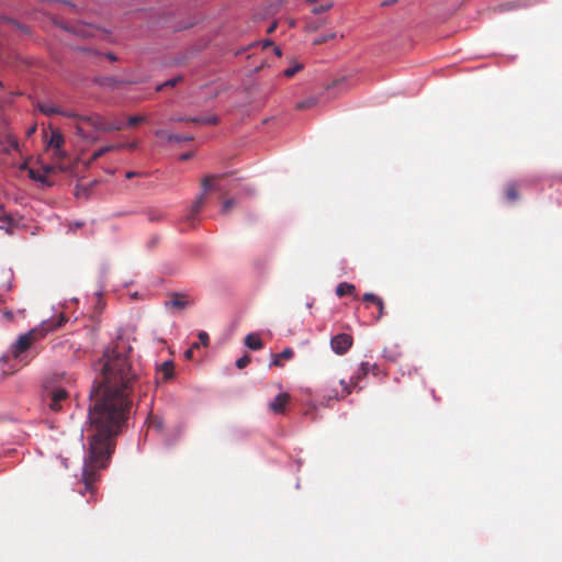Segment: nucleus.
<instances>
[{"label": "nucleus", "instance_id": "f257e3e1", "mask_svg": "<svg viewBox=\"0 0 562 562\" xmlns=\"http://www.w3.org/2000/svg\"><path fill=\"white\" fill-rule=\"evenodd\" d=\"M132 347L120 339L106 348L100 360V374L89 395V449L85 458L82 481L93 493L98 472L108 467L115 448V439L126 425L132 407L131 395L138 381L130 353Z\"/></svg>", "mask_w": 562, "mask_h": 562}, {"label": "nucleus", "instance_id": "f03ea898", "mask_svg": "<svg viewBox=\"0 0 562 562\" xmlns=\"http://www.w3.org/2000/svg\"><path fill=\"white\" fill-rule=\"evenodd\" d=\"M76 379L67 372H53L44 382L42 401L49 411L57 413L69 402V393Z\"/></svg>", "mask_w": 562, "mask_h": 562}, {"label": "nucleus", "instance_id": "7ed1b4c3", "mask_svg": "<svg viewBox=\"0 0 562 562\" xmlns=\"http://www.w3.org/2000/svg\"><path fill=\"white\" fill-rule=\"evenodd\" d=\"M370 372V363L361 362L358 372L351 376L350 382L344 379L336 381L330 379L326 382L323 392L328 400H342L351 393V387L356 386L358 382Z\"/></svg>", "mask_w": 562, "mask_h": 562}, {"label": "nucleus", "instance_id": "20e7f679", "mask_svg": "<svg viewBox=\"0 0 562 562\" xmlns=\"http://www.w3.org/2000/svg\"><path fill=\"white\" fill-rule=\"evenodd\" d=\"M42 337H44V333L41 329H32L29 333L21 335L16 342L12 346V356L15 359H22V355L27 351L37 339Z\"/></svg>", "mask_w": 562, "mask_h": 562}, {"label": "nucleus", "instance_id": "39448f33", "mask_svg": "<svg viewBox=\"0 0 562 562\" xmlns=\"http://www.w3.org/2000/svg\"><path fill=\"white\" fill-rule=\"evenodd\" d=\"M82 120L91 125L95 131L99 132H114V131H121L123 128V124L119 120L110 121L105 117L93 114L89 116H82Z\"/></svg>", "mask_w": 562, "mask_h": 562}, {"label": "nucleus", "instance_id": "423d86ee", "mask_svg": "<svg viewBox=\"0 0 562 562\" xmlns=\"http://www.w3.org/2000/svg\"><path fill=\"white\" fill-rule=\"evenodd\" d=\"M64 144L65 138L63 134L57 130H53L48 139V147L54 149V156L58 160H63L67 156L66 151L63 149Z\"/></svg>", "mask_w": 562, "mask_h": 562}, {"label": "nucleus", "instance_id": "0eeeda50", "mask_svg": "<svg viewBox=\"0 0 562 562\" xmlns=\"http://www.w3.org/2000/svg\"><path fill=\"white\" fill-rule=\"evenodd\" d=\"M352 337L349 334H338L330 340V347L337 355L346 353L352 346Z\"/></svg>", "mask_w": 562, "mask_h": 562}, {"label": "nucleus", "instance_id": "6e6552de", "mask_svg": "<svg viewBox=\"0 0 562 562\" xmlns=\"http://www.w3.org/2000/svg\"><path fill=\"white\" fill-rule=\"evenodd\" d=\"M223 175H210L203 178L202 193H204V201H206V192L210 190L222 191L223 187L221 186V180L223 179Z\"/></svg>", "mask_w": 562, "mask_h": 562}, {"label": "nucleus", "instance_id": "1a4fd4ad", "mask_svg": "<svg viewBox=\"0 0 562 562\" xmlns=\"http://www.w3.org/2000/svg\"><path fill=\"white\" fill-rule=\"evenodd\" d=\"M204 204V193H201L193 202L189 213L184 216L183 222L189 226H193Z\"/></svg>", "mask_w": 562, "mask_h": 562}, {"label": "nucleus", "instance_id": "9d476101", "mask_svg": "<svg viewBox=\"0 0 562 562\" xmlns=\"http://www.w3.org/2000/svg\"><path fill=\"white\" fill-rule=\"evenodd\" d=\"M289 393H279L272 402L269 403V408L276 414H283L286 405L290 402Z\"/></svg>", "mask_w": 562, "mask_h": 562}, {"label": "nucleus", "instance_id": "9b49d317", "mask_svg": "<svg viewBox=\"0 0 562 562\" xmlns=\"http://www.w3.org/2000/svg\"><path fill=\"white\" fill-rule=\"evenodd\" d=\"M192 302L188 300V296L183 293H172L170 300L165 303L167 307L177 310L187 308Z\"/></svg>", "mask_w": 562, "mask_h": 562}, {"label": "nucleus", "instance_id": "f8f14e48", "mask_svg": "<svg viewBox=\"0 0 562 562\" xmlns=\"http://www.w3.org/2000/svg\"><path fill=\"white\" fill-rule=\"evenodd\" d=\"M155 135L159 138H166L168 142L176 143L190 142L193 139L192 135L169 134L165 130H157Z\"/></svg>", "mask_w": 562, "mask_h": 562}, {"label": "nucleus", "instance_id": "ddd939ff", "mask_svg": "<svg viewBox=\"0 0 562 562\" xmlns=\"http://www.w3.org/2000/svg\"><path fill=\"white\" fill-rule=\"evenodd\" d=\"M67 322V317L64 314H60L57 321H48L43 322L41 330H43L44 336L56 328L61 327Z\"/></svg>", "mask_w": 562, "mask_h": 562}, {"label": "nucleus", "instance_id": "4468645a", "mask_svg": "<svg viewBox=\"0 0 562 562\" xmlns=\"http://www.w3.org/2000/svg\"><path fill=\"white\" fill-rule=\"evenodd\" d=\"M294 356V351L291 348H285L282 352L273 355L274 359L272 364L276 367H282L283 360H290Z\"/></svg>", "mask_w": 562, "mask_h": 562}, {"label": "nucleus", "instance_id": "2eb2a0df", "mask_svg": "<svg viewBox=\"0 0 562 562\" xmlns=\"http://www.w3.org/2000/svg\"><path fill=\"white\" fill-rule=\"evenodd\" d=\"M245 345L251 350H260L263 347L262 340L256 334H249L245 338Z\"/></svg>", "mask_w": 562, "mask_h": 562}, {"label": "nucleus", "instance_id": "dca6fc26", "mask_svg": "<svg viewBox=\"0 0 562 562\" xmlns=\"http://www.w3.org/2000/svg\"><path fill=\"white\" fill-rule=\"evenodd\" d=\"M37 109L41 111V113H43L46 116H52L55 114L60 115L61 113V110L58 106H55L50 103H37Z\"/></svg>", "mask_w": 562, "mask_h": 562}, {"label": "nucleus", "instance_id": "f3484780", "mask_svg": "<svg viewBox=\"0 0 562 562\" xmlns=\"http://www.w3.org/2000/svg\"><path fill=\"white\" fill-rule=\"evenodd\" d=\"M504 195L507 201L515 202L519 196L517 184L514 182L508 183L504 189Z\"/></svg>", "mask_w": 562, "mask_h": 562}, {"label": "nucleus", "instance_id": "a211bd4d", "mask_svg": "<svg viewBox=\"0 0 562 562\" xmlns=\"http://www.w3.org/2000/svg\"><path fill=\"white\" fill-rule=\"evenodd\" d=\"M146 215L149 222H161L165 220V213L156 207H149L146 210Z\"/></svg>", "mask_w": 562, "mask_h": 562}, {"label": "nucleus", "instance_id": "6ab92c4d", "mask_svg": "<svg viewBox=\"0 0 562 562\" xmlns=\"http://www.w3.org/2000/svg\"><path fill=\"white\" fill-rule=\"evenodd\" d=\"M356 288L353 284L348 282H341L336 288V294L339 297H342L345 295H351L355 292Z\"/></svg>", "mask_w": 562, "mask_h": 562}, {"label": "nucleus", "instance_id": "aec40b11", "mask_svg": "<svg viewBox=\"0 0 562 562\" xmlns=\"http://www.w3.org/2000/svg\"><path fill=\"white\" fill-rule=\"evenodd\" d=\"M95 82L101 87L117 88L122 81L113 77H100L95 79Z\"/></svg>", "mask_w": 562, "mask_h": 562}, {"label": "nucleus", "instance_id": "412c9836", "mask_svg": "<svg viewBox=\"0 0 562 562\" xmlns=\"http://www.w3.org/2000/svg\"><path fill=\"white\" fill-rule=\"evenodd\" d=\"M159 372L162 373L164 380H168L173 375V363L172 361H166L164 362L160 368Z\"/></svg>", "mask_w": 562, "mask_h": 562}, {"label": "nucleus", "instance_id": "4be33fe9", "mask_svg": "<svg viewBox=\"0 0 562 562\" xmlns=\"http://www.w3.org/2000/svg\"><path fill=\"white\" fill-rule=\"evenodd\" d=\"M316 104H317V99L315 97H310L305 100L297 102L296 109L297 110H307V109L315 106Z\"/></svg>", "mask_w": 562, "mask_h": 562}, {"label": "nucleus", "instance_id": "5701e85b", "mask_svg": "<svg viewBox=\"0 0 562 562\" xmlns=\"http://www.w3.org/2000/svg\"><path fill=\"white\" fill-rule=\"evenodd\" d=\"M183 80V77L182 76H177L176 78H172L170 80H167L166 82L159 85L156 90L157 91H161L165 87H175L177 86L179 82H181Z\"/></svg>", "mask_w": 562, "mask_h": 562}, {"label": "nucleus", "instance_id": "b1692460", "mask_svg": "<svg viewBox=\"0 0 562 562\" xmlns=\"http://www.w3.org/2000/svg\"><path fill=\"white\" fill-rule=\"evenodd\" d=\"M114 149H115L114 145H109V146L102 147L92 154L91 160L94 161V160L99 159L100 157H102L104 154H106L111 150H114Z\"/></svg>", "mask_w": 562, "mask_h": 562}, {"label": "nucleus", "instance_id": "393cba45", "mask_svg": "<svg viewBox=\"0 0 562 562\" xmlns=\"http://www.w3.org/2000/svg\"><path fill=\"white\" fill-rule=\"evenodd\" d=\"M303 68V65L300 63L294 64V66L289 67L284 70V76L288 78L293 77L297 71H300Z\"/></svg>", "mask_w": 562, "mask_h": 562}, {"label": "nucleus", "instance_id": "a878e982", "mask_svg": "<svg viewBox=\"0 0 562 562\" xmlns=\"http://www.w3.org/2000/svg\"><path fill=\"white\" fill-rule=\"evenodd\" d=\"M333 7V2H327L325 4L316 5L311 11L314 14H321L323 12L328 11Z\"/></svg>", "mask_w": 562, "mask_h": 562}, {"label": "nucleus", "instance_id": "bb28decb", "mask_svg": "<svg viewBox=\"0 0 562 562\" xmlns=\"http://www.w3.org/2000/svg\"><path fill=\"white\" fill-rule=\"evenodd\" d=\"M335 37H336V33L333 32V33H329V34H327L325 36H319V37L315 38L313 41V44L314 45H321V44H323V43H325L327 41L334 40Z\"/></svg>", "mask_w": 562, "mask_h": 562}, {"label": "nucleus", "instance_id": "cd10ccee", "mask_svg": "<svg viewBox=\"0 0 562 562\" xmlns=\"http://www.w3.org/2000/svg\"><path fill=\"white\" fill-rule=\"evenodd\" d=\"M145 121H146V116H144V115H133V116L128 117L127 124H128V126H135Z\"/></svg>", "mask_w": 562, "mask_h": 562}, {"label": "nucleus", "instance_id": "c85d7f7f", "mask_svg": "<svg viewBox=\"0 0 562 562\" xmlns=\"http://www.w3.org/2000/svg\"><path fill=\"white\" fill-rule=\"evenodd\" d=\"M250 361H251L250 357L248 355H245V356L240 357L239 359H237L236 367L238 369H244L250 363Z\"/></svg>", "mask_w": 562, "mask_h": 562}, {"label": "nucleus", "instance_id": "c756f323", "mask_svg": "<svg viewBox=\"0 0 562 562\" xmlns=\"http://www.w3.org/2000/svg\"><path fill=\"white\" fill-rule=\"evenodd\" d=\"M234 205H235L234 199L225 200L222 205V213L223 214L228 213L234 207Z\"/></svg>", "mask_w": 562, "mask_h": 562}, {"label": "nucleus", "instance_id": "7c9ffc66", "mask_svg": "<svg viewBox=\"0 0 562 562\" xmlns=\"http://www.w3.org/2000/svg\"><path fill=\"white\" fill-rule=\"evenodd\" d=\"M114 146H115V149L127 148L130 150H134L138 147V142L133 140L131 143H125V144H120V145H114Z\"/></svg>", "mask_w": 562, "mask_h": 562}, {"label": "nucleus", "instance_id": "2f4dec72", "mask_svg": "<svg viewBox=\"0 0 562 562\" xmlns=\"http://www.w3.org/2000/svg\"><path fill=\"white\" fill-rule=\"evenodd\" d=\"M220 119L216 115H207L203 116V124L206 125H216L218 123Z\"/></svg>", "mask_w": 562, "mask_h": 562}, {"label": "nucleus", "instance_id": "473e14b6", "mask_svg": "<svg viewBox=\"0 0 562 562\" xmlns=\"http://www.w3.org/2000/svg\"><path fill=\"white\" fill-rule=\"evenodd\" d=\"M199 342L204 346V347H207L209 346V342H210V338H209V335L205 331H200L199 335Z\"/></svg>", "mask_w": 562, "mask_h": 562}, {"label": "nucleus", "instance_id": "72a5a7b5", "mask_svg": "<svg viewBox=\"0 0 562 562\" xmlns=\"http://www.w3.org/2000/svg\"><path fill=\"white\" fill-rule=\"evenodd\" d=\"M380 297L373 293H366L362 297V300L366 302V303H372V304H375L376 301L379 300Z\"/></svg>", "mask_w": 562, "mask_h": 562}, {"label": "nucleus", "instance_id": "f704fd0d", "mask_svg": "<svg viewBox=\"0 0 562 562\" xmlns=\"http://www.w3.org/2000/svg\"><path fill=\"white\" fill-rule=\"evenodd\" d=\"M374 305L378 308L376 319H380L382 317L383 311H384V303H383L382 299L380 297Z\"/></svg>", "mask_w": 562, "mask_h": 562}, {"label": "nucleus", "instance_id": "c9c22d12", "mask_svg": "<svg viewBox=\"0 0 562 562\" xmlns=\"http://www.w3.org/2000/svg\"><path fill=\"white\" fill-rule=\"evenodd\" d=\"M60 115H64V116H67V117H71V119H76V120H77V121H79V122H85V121L82 120V116H83V115H79V114H77V113H75V112H65V111H61Z\"/></svg>", "mask_w": 562, "mask_h": 562}, {"label": "nucleus", "instance_id": "e433bc0d", "mask_svg": "<svg viewBox=\"0 0 562 562\" xmlns=\"http://www.w3.org/2000/svg\"><path fill=\"white\" fill-rule=\"evenodd\" d=\"M188 122L203 124V116L189 117Z\"/></svg>", "mask_w": 562, "mask_h": 562}, {"label": "nucleus", "instance_id": "4c0bfd02", "mask_svg": "<svg viewBox=\"0 0 562 562\" xmlns=\"http://www.w3.org/2000/svg\"><path fill=\"white\" fill-rule=\"evenodd\" d=\"M139 176H142V173L136 172V171H127L125 173V178L126 179H132V178L139 177Z\"/></svg>", "mask_w": 562, "mask_h": 562}, {"label": "nucleus", "instance_id": "58836bf2", "mask_svg": "<svg viewBox=\"0 0 562 562\" xmlns=\"http://www.w3.org/2000/svg\"><path fill=\"white\" fill-rule=\"evenodd\" d=\"M189 117L173 116L170 119L171 122H188Z\"/></svg>", "mask_w": 562, "mask_h": 562}, {"label": "nucleus", "instance_id": "ea45409f", "mask_svg": "<svg viewBox=\"0 0 562 562\" xmlns=\"http://www.w3.org/2000/svg\"><path fill=\"white\" fill-rule=\"evenodd\" d=\"M184 358L188 359V360H191L193 358V350L192 348H189L186 352H184Z\"/></svg>", "mask_w": 562, "mask_h": 562}, {"label": "nucleus", "instance_id": "a19ab883", "mask_svg": "<svg viewBox=\"0 0 562 562\" xmlns=\"http://www.w3.org/2000/svg\"><path fill=\"white\" fill-rule=\"evenodd\" d=\"M370 371L374 374H379V367L376 364H370Z\"/></svg>", "mask_w": 562, "mask_h": 562}, {"label": "nucleus", "instance_id": "79ce46f5", "mask_svg": "<svg viewBox=\"0 0 562 562\" xmlns=\"http://www.w3.org/2000/svg\"><path fill=\"white\" fill-rule=\"evenodd\" d=\"M277 27V22H272L269 27L267 29V33H272Z\"/></svg>", "mask_w": 562, "mask_h": 562}, {"label": "nucleus", "instance_id": "37998d69", "mask_svg": "<svg viewBox=\"0 0 562 562\" xmlns=\"http://www.w3.org/2000/svg\"><path fill=\"white\" fill-rule=\"evenodd\" d=\"M76 131H77V134H78L79 136H81V137H83V136H85V135H83V130H82V127H81L80 125H77Z\"/></svg>", "mask_w": 562, "mask_h": 562}, {"label": "nucleus", "instance_id": "c03bdc74", "mask_svg": "<svg viewBox=\"0 0 562 562\" xmlns=\"http://www.w3.org/2000/svg\"><path fill=\"white\" fill-rule=\"evenodd\" d=\"M191 156H192V155H191L190 153H187V154L181 155V156H180V159H181V160H188V159H190V158H191Z\"/></svg>", "mask_w": 562, "mask_h": 562}, {"label": "nucleus", "instance_id": "a18cd8bd", "mask_svg": "<svg viewBox=\"0 0 562 562\" xmlns=\"http://www.w3.org/2000/svg\"><path fill=\"white\" fill-rule=\"evenodd\" d=\"M4 316L8 318V319H12L13 317V313L11 311H5L4 312Z\"/></svg>", "mask_w": 562, "mask_h": 562}, {"label": "nucleus", "instance_id": "49530a36", "mask_svg": "<svg viewBox=\"0 0 562 562\" xmlns=\"http://www.w3.org/2000/svg\"><path fill=\"white\" fill-rule=\"evenodd\" d=\"M200 346H201V344L198 341V342H194L190 348H192V350H194V349H198Z\"/></svg>", "mask_w": 562, "mask_h": 562}, {"label": "nucleus", "instance_id": "de8ad7c7", "mask_svg": "<svg viewBox=\"0 0 562 562\" xmlns=\"http://www.w3.org/2000/svg\"><path fill=\"white\" fill-rule=\"evenodd\" d=\"M274 53H276L277 56H281L280 47H274Z\"/></svg>", "mask_w": 562, "mask_h": 562}, {"label": "nucleus", "instance_id": "09e8293b", "mask_svg": "<svg viewBox=\"0 0 562 562\" xmlns=\"http://www.w3.org/2000/svg\"><path fill=\"white\" fill-rule=\"evenodd\" d=\"M384 357H385V358H387V359H389V360H391V361H395V358H394V357H392V356H386V355H384Z\"/></svg>", "mask_w": 562, "mask_h": 562}, {"label": "nucleus", "instance_id": "8fccbe9b", "mask_svg": "<svg viewBox=\"0 0 562 562\" xmlns=\"http://www.w3.org/2000/svg\"><path fill=\"white\" fill-rule=\"evenodd\" d=\"M108 57H109L111 60H115V59H116V58H115V56H114V55H112V54H109V55H108Z\"/></svg>", "mask_w": 562, "mask_h": 562}, {"label": "nucleus", "instance_id": "3c124183", "mask_svg": "<svg viewBox=\"0 0 562 562\" xmlns=\"http://www.w3.org/2000/svg\"><path fill=\"white\" fill-rule=\"evenodd\" d=\"M308 3H314L316 2L317 0H306Z\"/></svg>", "mask_w": 562, "mask_h": 562}, {"label": "nucleus", "instance_id": "603ef678", "mask_svg": "<svg viewBox=\"0 0 562 562\" xmlns=\"http://www.w3.org/2000/svg\"><path fill=\"white\" fill-rule=\"evenodd\" d=\"M35 131V127L30 128V133H33Z\"/></svg>", "mask_w": 562, "mask_h": 562}]
</instances>
